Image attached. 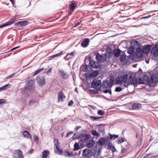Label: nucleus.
<instances>
[{"label": "nucleus", "instance_id": "1", "mask_svg": "<svg viewBox=\"0 0 158 158\" xmlns=\"http://www.w3.org/2000/svg\"><path fill=\"white\" fill-rule=\"evenodd\" d=\"M138 81L135 74L133 73H129V78L127 83H124V87H127L130 85H132L134 86H137L138 85Z\"/></svg>", "mask_w": 158, "mask_h": 158}, {"label": "nucleus", "instance_id": "2", "mask_svg": "<svg viewBox=\"0 0 158 158\" xmlns=\"http://www.w3.org/2000/svg\"><path fill=\"white\" fill-rule=\"evenodd\" d=\"M105 142V138L102 137L99 139V140L96 142L95 144V147H94V153H97V151L98 150V156H100V151L101 149V146L103 145Z\"/></svg>", "mask_w": 158, "mask_h": 158}, {"label": "nucleus", "instance_id": "3", "mask_svg": "<svg viewBox=\"0 0 158 158\" xmlns=\"http://www.w3.org/2000/svg\"><path fill=\"white\" fill-rule=\"evenodd\" d=\"M34 90L33 81L32 80L27 82L25 86V92L28 94L32 93Z\"/></svg>", "mask_w": 158, "mask_h": 158}, {"label": "nucleus", "instance_id": "4", "mask_svg": "<svg viewBox=\"0 0 158 158\" xmlns=\"http://www.w3.org/2000/svg\"><path fill=\"white\" fill-rule=\"evenodd\" d=\"M129 78V74H124L123 76H120L117 81L118 84L122 85L123 83H127Z\"/></svg>", "mask_w": 158, "mask_h": 158}, {"label": "nucleus", "instance_id": "5", "mask_svg": "<svg viewBox=\"0 0 158 158\" xmlns=\"http://www.w3.org/2000/svg\"><path fill=\"white\" fill-rule=\"evenodd\" d=\"M94 147H93L91 150L86 148L83 150V155L84 156L89 158L91 157V155H93L95 157H96L95 155L96 153L94 154Z\"/></svg>", "mask_w": 158, "mask_h": 158}, {"label": "nucleus", "instance_id": "6", "mask_svg": "<svg viewBox=\"0 0 158 158\" xmlns=\"http://www.w3.org/2000/svg\"><path fill=\"white\" fill-rule=\"evenodd\" d=\"M113 81L110 80V82L107 80L104 81L102 84V87L104 88H110L112 86Z\"/></svg>", "mask_w": 158, "mask_h": 158}, {"label": "nucleus", "instance_id": "7", "mask_svg": "<svg viewBox=\"0 0 158 158\" xmlns=\"http://www.w3.org/2000/svg\"><path fill=\"white\" fill-rule=\"evenodd\" d=\"M16 19L15 17H13L10 19L9 21L6 22V23H3L2 24L0 25V28L7 26L10 25L13 23L15 21L17 20Z\"/></svg>", "mask_w": 158, "mask_h": 158}, {"label": "nucleus", "instance_id": "8", "mask_svg": "<svg viewBox=\"0 0 158 158\" xmlns=\"http://www.w3.org/2000/svg\"><path fill=\"white\" fill-rule=\"evenodd\" d=\"M106 55L103 56L101 55L98 53L96 55V58L97 60L100 62H105L106 60Z\"/></svg>", "mask_w": 158, "mask_h": 158}, {"label": "nucleus", "instance_id": "9", "mask_svg": "<svg viewBox=\"0 0 158 158\" xmlns=\"http://www.w3.org/2000/svg\"><path fill=\"white\" fill-rule=\"evenodd\" d=\"M13 157L14 158H23L22 152L19 150L15 151Z\"/></svg>", "mask_w": 158, "mask_h": 158}, {"label": "nucleus", "instance_id": "10", "mask_svg": "<svg viewBox=\"0 0 158 158\" xmlns=\"http://www.w3.org/2000/svg\"><path fill=\"white\" fill-rule=\"evenodd\" d=\"M36 81L38 84L41 86L44 85L45 82V77L43 76L38 77Z\"/></svg>", "mask_w": 158, "mask_h": 158}, {"label": "nucleus", "instance_id": "11", "mask_svg": "<svg viewBox=\"0 0 158 158\" xmlns=\"http://www.w3.org/2000/svg\"><path fill=\"white\" fill-rule=\"evenodd\" d=\"M152 46L149 44L145 45V46L143 48L142 50L143 53L145 54L148 53L151 49V48Z\"/></svg>", "mask_w": 158, "mask_h": 158}, {"label": "nucleus", "instance_id": "12", "mask_svg": "<svg viewBox=\"0 0 158 158\" xmlns=\"http://www.w3.org/2000/svg\"><path fill=\"white\" fill-rule=\"evenodd\" d=\"M101 83V81L94 79L92 82V86L93 88H96L99 86Z\"/></svg>", "mask_w": 158, "mask_h": 158}, {"label": "nucleus", "instance_id": "13", "mask_svg": "<svg viewBox=\"0 0 158 158\" xmlns=\"http://www.w3.org/2000/svg\"><path fill=\"white\" fill-rule=\"evenodd\" d=\"M135 55L138 58H141L143 56L142 49L140 48H137L135 52Z\"/></svg>", "mask_w": 158, "mask_h": 158}, {"label": "nucleus", "instance_id": "14", "mask_svg": "<svg viewBox=\"0 0 158 158\" xmlns=\"http://www.w3.org/2000/svg\"><path fill=\"white\" fill-rule=\"evenodd\" d=\"M65 98V96L62 91H60V93H58V99L59 102L64 101Z\"/></svg>", "mask_w": 158, "mask_h": 158}, {"label": "nucleus", "instance_id": "15", "mask_svg": "<svg viewBox=\"0 0 158 158\" xmlns=\"http://www.w3.org/2000/svg\"><path fill=\"white\" fill-rule=\"evenodd\" d=\"M89 64L91 67L94 69H97L99 66L98 63L93 60H90L89 62Z\"/></svg>", "mask_w": 158, "mask_h": 158}, {"label": "nucleus", "instance_id": "16", "mask_svg": "<svg viewBox=\"0 0 158 158\" xmlns=\"http://www.w3.org/2000/svg\"><path fill=\"white\" fill-rule=\"evenodd\" d=\"M89 41L88 38H85L81 44V45L83 47H86L88 46Z\"/></svg>", "mask_w": 158, "mask_h": 158}, {"label": "nucleus", "instance_id": "17", "mask_svg": "<svg viewBox=\"0 0 158 158\" xmlns=\"http://www.w3.org/2000/svg\"><path fill=\"white\" fill-rule=\"evenodd\" d=\"M28 23L27 21H20L15 23V24L18 25L19 26H24L27 25Z\"/></svg>", "mask_w": 158, "mask_h": 158}, {"label": "nucleus", "instance_id": "18", "mask_svg": "<svg viewBox=\"0 0 158 158\" xmlns=\"http://www.w3.org/2000/svg\"><path fill=\"white\" fill-rule=\"evenodd\" d=\"M60 72L62 77V78L64 79H68L69 76V75L66 73V72L64 71H59Z\"/></svg>", "mask_w": 158, "mask_h": 158}, {"label": "nucleus", "instance_id": "19", "mask_svg": "<svg viewBox=\"0 0 158 158\" xmlns=\"http://www.w3.org/2000/svg\"><path fill=\"white\" fill-rule=\"evenodd\" d=\"M95 142L93 140H90L87 143V146L88 148H90L92 147H94L93 146L95 144Z\"/></svg>", "mask_w": 158, "mask_h": 158}, {"label": "nucleus", "instance_id": "20", "mask_svg": "<svg viewBox=\"0 0 158 158\" xmlns=\"http://www.w3.org/2000/svg\"><path fill=\"white\" fill-rule=\"evenodd\" d=\"M151 53L155 57H157L158 56V48L154 49L151 51Z\"/></svg>", "mask_w": 158, "mask_h": 158}, {"label": "nucleus", "instance_id": "21", "mask_svg": "<svg viewBox=\"0 0 158 158\" xmlns=\"http://www.w3.org/2000/svg\"><path fill=\"white\" fill-rule=\"evenodd\" d=\"M23 136L25 137L31 139V135L28 131H24L23 132Z\"/></svg>", "mask_w": 158, "mask_h": 158}, {"label": "nucleus", "instance_id": "22", "mask_svg": "<svg viewBox=\"0 0 158 158\" xmlns=\"http://www.w3.org/2000/svg\"><path fill=\"white\" fill-rule=\"evenodd\" d=\"M121 53V51L118 49H115L113 51V54L116 57H118Z\"/></svg>", "mask_w": 158, "mask_h": 158}, {"label": "nucleus", "instance_id": "23", "mask_svg": "<svg viewBox=\"0 0 158 158\" xmlns=\"http://www.w3.org/2000/svg\"><path fill=\"white\" fill-rule=\"evenodd\" d=\"M141 104L139 103H135L132 105V108L135 110H138L141 108Z\"/></svg>", "mask_w": 158, "mask_h": 158}, {"label": "nucleus", "instance_id": "24", "mask_svg": "<svg viewBox=\"0 0 158 158\" xmlns=\"http://www.w3.org/2000/svg\"><path fill=\"white\" fill-rule=\"evenodd\" d=\"M55 151L56 153L59 154H62L63 153V151L59 148L58 145H56V148L55 149Z\"/></svg>", "mask_w": 158, "mask_h": 158}, {"label": "nucleus", "instance_id": "25", "mask_svg": "<svg viewBox=\"0 0 158 158\" xmlns=\"http://www.w3.org/2000/svg\"><path fill=\"white\" fill-rule=\"evenodd\" d=\"M99 74V72L98 71L95 70L92 72L89 75V76L92 77L94 78Z\"/></svg>", "mask_w": 158, "mask_h": 158}, {"label": "nucleus", "instance_id": "26", "mask_svg": "<svg viewBox=\"0 0 158 158\" xmlns=\"http://www.w3.org/2000/svg\"><path fill=\"white\" fill-rule=\"evenodd\" d=\"M135 51V49L132 46H130L128 48L127 52L130 54H132Z\"/></svg>", "mask_w": 158, "mask_h": 158}, {"label": "nucleus", "instance_id": "27", "mask_svg": "<svg viewBox=\"0 0 158 158\" xmlns=\"http://www.w3.org/2000/svg\"><path fill=\"white\" fill-rule=\"evenodd\" d=\"M49 154V151L47 150L44 151L42 152V158H47V157Z\"/></svg>", "mask_w": 158, "mask_h": 158}, {"label": "nucleus", "instance_id": "28", "mask_svg": "<svg viewBox=\"0 0 158 158\" xmlns=\"http://www.w3.org/2000/svg\"><path fill=\"white\" fill-rule=\"evenodd\" d=\"M91 133L93 136H96L97 137H99L100 135V134L98 133L95 130H92L91 131Z\"/></svg>", "mask_w": 158, "mask_h": 158}, {"label": "nucleus", "instance_id": "29", "mask_svg": "<svg viewBox=\"0 0 158 158\" xmlns=\"http://www.w3.org/2000/svg\"><path fill=\"white\" fill-rule=\"evenodd\" d=\"M64 156L66 157H73V155L71 153H69L68 151H65L64 153Z\"/></svg>", "mask_w": 158, "mask_h": 158}, {"label": "nucleus", "instance_id": "30", "mask_svg": "<svg viewBox=\"0 0 158 158\" xmlns=\"http://www.w3.org/2000/svg\"><path fill=\"white\" fill-rule=\"evenodd\" d=\"M102 117H95L93 116H90V118L92 119L93 121H98L100 118H102Z\"/></svg>", "mask_w": 158, "mask_h": 158}, {"label": "nucleus", "instance_id": "31", "mask_svg": "<svg viewBox=\"0 0 158 158\" xmlns=\"http://www.w3.org/2000/svg\"><path fill=\"white\" fill-rule=\"evenodd\" d=\"M88 68H90L89 66H88L87 65H85L83 67L82 70L84 71L88 72L89 71V70H88Z\"/></svg>", "mask_w": 158, "mask_h": 158}, {"label": "nucleus", "instance_id": "32", "mask_svg": "<svg viewBox=\"0 0 158 158\" xmlns=\"http://www.w3.org/2000/svg\"><path fill=\"white\" fill-rule=\"evenodd\" d=\"M118 135H110V139L114 140L116 138H118Z\"/></svg>", "mask_w": 158, "mask_h": 158}, {"label": "nucleus", "instance_id": "33", "mask_svg": "<svg viewBox=\"0 0 158 158\" xmlns=\"http://www.w3.org/2000/svg\"><path fill=\"white\" fill-rule=\"evenodd\" d=\"M108 146L110 148L112 149V151L113 152L115 151L116 149L114 147L111 143H109L108 144Z\"/></svg>", "mask_w": 158, "mask_h": 158}, {"label": "nucleus", "instance_id": "34", "mask_svg": "<svg viewBox=\"0 0 158 158\" xmlns=\"http://www.w3.org/2000/svg\"><path fill=\"white\" fill-rule=\"evenodd\" d=\"M123 85H122V88L120 87H117L115 88V91L116 92H119L121 91L123 89H124V86H123Z\"/></svg>", "mask_w": 158, "mask_h": 158}, {"label": "nucleus", "instance_id": "35", "mask_svg": "<svg viewBox=\"0 0 158 158\" xmlns=\"http://www.w3.org/2000/svg\"><path fill=\"white\" fill-rule=\"evenodd\" d=\"M80 148L79 144L77 143H76L74 145V150L76 151L77 150Z\"/></svg>", "mask_w": 158, "mask_h": 158}, {"label": "nucleus", "instance_id": "36", "mask_svg": "<svg viewBox=\"0 0 158 158\" xmlns=\"http://www.w3.org/2000/svg\"><path fill=\"white\" fill-rule=\"evenodd\" d=\"M44 70V69L43 68H40V69H38L36 70L34 73L33 76H35L39 73H40V72L42 71L43 70Z\"/></svg>", "mask_w": 158, "mask_h": 158}, {"label": "nucleus", "instance_id": "37", "mask_svg": "<svg viewBox=\"0 0 158 158\" xmlns=\"http://www.w3.org/2000/svg\"><path fill=\"white\" fill-rule=\"evenodd\" d=\"M125 141V140L122 137L120 138L119 139L117 140V143L118 144L121 143Z\"/></svg>", "mask_w": 158, "mask_h": 158}, {"label": "nucleus", "instance_id": "38", "mask_svg": "<svg viewBox=\"0 0 158 158\" xmlns=\"http://www.w3.org/2000/svg\"><path fill=\"white\" fill-rule=\"evenodd\" d=\"M146 82L145 81H144L141 78H139V79L138 84V85L140 84H144Z\"/></svg>", "mask_w": 158, "mask_h": 158}, {"label": "nucleus", "instance_id": "39", "mask_svg": "<svg viewBox=\"0 0 158 158\" xmlns=\"http://www.w3.org/2000/svg\"><path fill=\"white\" fill-rule=\"evenodd\" d=\"M75 8V5L74 3H72L70 4L69 8L70 10H74Z\"/></svg>", "mask_w": 158, "mask_h": 158}, {"label": "nucleus", "instance_id": "40", "mask_svg": "<svg viewBox=\"0 0 158 158\" xmlns=\"http://www.w3.org/2000/svg\"><path fill=\"white\" fill-rule=\"evenodd\" d=\"M65 60H68L69 59L72 58L71 56L69 53H68L66 56L64 57Z\"/></svg>", "mask_w": 158, "mask_h": 158}, {"label": "nucleus", "instance_id": "41", "mask_svg": "<svg viewBox=\"0 0 158 158\" xmlns=\"http://www.w3.org/2000/svg\"><path fill=\"white\" fill-rule=\"evenodd\" d=\"M126 57L124 55H122L121 56L120 60L121 61H125V60L126 59Z\"/></svg>", "mask_w": 158, "mask_h": 158}, {"label": "nucleus", "instance_id": "42", "mask_svg": "<svg viewBox=\"0 0 158 158\" xmlns=\"http://www.w3.org/2000/svg\"><path fill=\"white\" fill-rule=\"evenodd\" d=\"M105 93H109L110 94H111V90L110 89L105 90L103 91Z\"/></svg>", "mask_w": 158, "mask_h": 158}, {"label": "nucleus", "instance_id": "43", "mask_svg": "<svg viewBox=\"0 0 158 158\" xmlns=\"http://www.w3.org/2000/svg\"><path fill=\"white\" fill-rule=\"evenodd\" d=\"M142 138L141 137L139 139V140L137 142V145L139 146L142 143Z\"/></svg>", "mask_w": 158, "mask_h": 158}, {"label": "nucleus", "instance_id": "44", "mask_svg": "<svg viewBox=\"0 0 158 158\" xmlns=\"http://www.w3.org/2000/svg\"><path fill=\"white\" fill-rule=\"evenodd\" d=\"M105 113V112L102 110H99L98 111V114L99 115H103Z\"/></svg>", "mask_w": 158, "mask_h": 158}, {"label": "nucleus", "instance_id": "45", "mask_svg": "<svg viewBox=\"0 0 158 158\" xmlns=\"http://www.w3.org/2000/svg\"><path fill=\"white\" fill-rule=\"evenodd\" d=\"M62 54H63L62 52H61L59 53L53 55V56H54V58H55V57H56L57 56H60Z\"/></svg>", "mask_w": 158, "mask_h": 158}, {"label": "nucleus", "instance_id": "46", "mask_svg": "<svg viewBox=\"0 0 158 158\" xmlns=\"http://www.w3.org/2000/svg\"><path fill=\"white\" fill-rule=\"evenodd\" d=\"M62 54H63L62 52H61L59 53L53 55V56H54V58H55V57H56L57 56H60Z\"/></svg>", "mask_w": 158, "mask_h": 158}, {"label": "nucleus", "instance_id": "47", "mask_svg": "<svg viewBox=\"0 0 158 158\" xmlns=\"http://www.w3.org/2000/svg\"><path fill=\"white\" fill-rule=\"evenodd\" d=\"M34 140L35 142H37L38 141V137L36 135H34L33 137Z\"/></svg>", "mask_w": 158, "mask_h": 158}, {"label": "nucleus", "instance_id": "48", "mask_svg": "<svg viewBox=\"0 0 158 158\" xmlns=\"http://www.w3.org/2000/svg\"><path fill=\"white\" fill-rule=\"evenodd\" d=\"M35 101L34 100H31L29 101V105L30 106L32 105L35 102Z\"/></svg>", "mask_w": 158, "mask_h": 158}, {"label": "nucleus", "instance_id": "49", "mask_svg": "<svg viewBox=\"0 0 158 158\" xmlns=\"http://www.w3.org/2000/svg\"><path fill=\"white\" fill-rule=\"evenodd\" d=\"M6 101L4 99H0V105H2L5 103Z\"/></svg>", "mask_w": 158, "mask_h": 158}, {"label": "nucleus", "instance_id": "50", "mask_svg": "<svg viewBox=\"0 0 158 158\" xmlns=\"http://www.w3.org/2000/svg\"><path fill=\"white\" fill-rule=\"evenodd\" d=\"M4 86L6 89L10 87L11 86V85L9 84H8L4 85Z\"/></svg>", "mask_w": 158, "mask_h": 158}, {"label": "nucleus", "instance_id": "51", "mask_svg": "<svg viewBox=\"0 0 158 158\" xmlns=\"http://www.w3.org/2000/svg\"><path fill=\"white\" fill-rule=\"evenodd\" d=\"M73 103V101L72 100H71L69 102L68 104V105L69 106H70L71 105H72Z\"/></svg>", "mask_w": 158, "mask_h": 158}, {"label": "nucleus", "instance_id": "52", "mask_svg": "<svg viewBox=\"0 0 158 158\" xmlns=\"http://www.w3.org/2000/svg\"><path fill=\"white\" fill-rule=\"evenodd\" d=\"M151 17V16L150 15H148V16H144V17H143L142 18H140V19H147V18H148L149 17Z\"/></svg>", "mask_w": 158, "mask_h": 158}, {"label": "nucleus", "instance_id": "53", "mask_svg": "<svg viewBox=\"0 0 158 158\" xmlns=\"http://www.w3.org/2000/svg\"><path fill=\"white\" fill-rule=\"evenodd\" d=\"M70 54L72 58L75 56V53L73 52H71Z\"/></svg>", "mask_w": 158, "mask_h": 158}, {"label": "nucleus", "instance_id": "54", "mask_svg": "<svg viewBox=\"0 0 158 158\" xmlns=\"http://www.w3.org/2000/svg\"><path fill=\"white\" fill-rule=\"evenodd\" d=\"M14 75V73H13V74L9 76L8 77H7V79H10V78L13 77Z\"/></svg>", "mask_w": 158, "mask_h": 158}, {"label": "nucleus", "instance_id": "55", "mask_svg": "<svg viewBox=\"0 0 158 158\" xmlns=\"http://www.w3.org/2000/svg\"><path fill=\"white\" fill-rule=\"evenodd\" d=\"M20 47V46H19L16 47H15L13 48L12 49H11L10 51H12V50H14L16 49H17V48H18Z\"/></svg>", "mask_w": 158, "mask_h": 158}, {"label": "nucleus", "instance_id": "56", "mask_svg": "<svg viewBox=\"0 0 158 158\" xmlns=\"http://www.w3.org/2000/svg\"><path fill=\"white\" fill-rule=\"evenodd\" d=\"M52 69H50L48 71L46 72V73L47 74H48L49 73H51L52 72Z\"/></svg>", "mask_w": 158, "mask_h": 158}, {"label": "nucleus", "instance_id": "57", "mask_svg": "<svg viewBox=\"0 0 158 158\" xmlns=\"http://www.w3.org/2000/svg\"><path fill=\"white\" fill-rule=\"evenodd\" d=\"M73 132H72L67 133V135H66V137H68L69 136V135L73 134Z\"/></svg>", "mask_w": 158, "mask_h": 158}, {"label": "nucleus", "instance_id": "58", "mask_svg": "<svg viewBox=\"0 0 158 158\" xmlns=\"http://www.w3.org/2000/svg\"><path fill=\"white\" fill-rule=\"evenodd\" d=\"M81 126H77V127H76L75 128V130H76V131H77L78 130L80 127H81Z\"/></svg>", "mask_w": 158, "mask_h": 158}, {"label": "nucleus", "instance_id": "59", "mask_svg": "<svg viewBox=\"0 0 158 158\" xmlns=\"http://www.w3.org/2000/svg\"><path fill=\"white\" fill-rule=\"evenodd\" d=\"M54 58V56L53 55H52V56H50L49 57V59L52 60V59H53Z\"/></svg>", "mask_w": 158, "mask_h": 158}, {"label": "nucleus", "instance_id": "60", "mask_svg": "<svg viewBox=\"0 0 158 158\" xmlns=\"http://www.w3.org/2000/svg\"><path fill=\"white\" fill-rule=\"evenodd\" d=\"M84 136H85V138L86 139L88 138V135H85Z\"/></svg>", "mask_w": 158, "mask_h": 158}, {"label": "nucleus", "instance_id": "61", "mask_svg": "<svg viewBox=\"0 0 158 158\" xmlns=\"http://www.w3.org/2000/svg\"><path fill=\"white\" fill-rule=\"evenodd\" d=\"M81 21L79 22L78 23H77L76 24L77 25V26H78L80 24V23H81Z\"/></svg>", "mask_w": 158, "mask_h": 158}, {"label": "nucleus", "instance_id": "62", "mask_svg": "<svg viewBox=\"0 0 158 158\" xmlns=\"http://www.w3.org/2000/svg\"><path fill=\"white\" fill-rule=\"evenodd\" d=\"M75 91L77 93H78V91H77V88H76L75 90Z\"/></svg>", "mask_w": 158, "mask_h": 158}, {"label": "nucleus", "instance_id": "63", "mask_svg": "<svg viewBox=\"0 0 158 158\" xmlns=\"http://www.w3.org/2000/svg\"><path fill=\"white\" fill-rule=\"evenodd\" d=\"M33 152V150L32 149H31L30 152V154H31L32 152Z\"/></svg>", "mask_w": 158, "mask_h": 158}, {"label": "nucleus", "instance_id": "64", "mask_svg": "<svg viewBox=\"0 0 158 158\" xmlns=\"http://www.w3.org/2000/svg\"><path fill=\"white\" fill-rule=\"evenodd\" d=\"M10 2L12 3L13 4H14L13 0H10Z\"/></svg>", "mask_w": 158, "mask_h": 158}]
</instances>
